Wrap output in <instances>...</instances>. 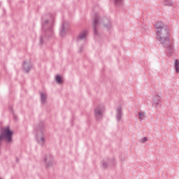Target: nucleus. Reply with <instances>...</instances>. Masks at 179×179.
<instances>
[{
	"mask_svg": "<svg viewBox=\"0 0 179 179\" xmlns=\"http://www.w3.org/2000/svg\"><path fill=\"white\" fill-rule=\"evenodd\" d=\"M155 27L157 29V40L160 42L164 48H166L167 55H171L174 48V43L170 38V29L167 26H164V24L162 22H156Z\"/></svg>",
	"mask_w": 179,
	"mask_h": 179,
	"instance_id": "obj_1",
	"label": "nucleus"
},
{
	"mask_svg": "<svg viewBox=\"0 0 179 179\" xmlns=\"http://www.w3.org/2000/svg\"><path fill=\"white\" fill-rule=\"evenodd\" d=\"M44 122H41L38 126L34 129L36 141L41 146H44L45 143V137L44 136Z\"/></svg>",
	"mask_w": 179,
	"mask_h": 179,
	"instance_id": "obj_2",
	"label": "nucleus"
},
{
	"mask_svg": "<svg viewBox=\"0 0 179 179\" xmlns=\"http://www.w3.org/2000/svg\"><path fill=\"white\" fill-rule=\"evenodd\" d=\"M53 26H54V19H52L50 20H46L43 22H42V31H44L46 36H48V34H50V36H53L54 34V30L52 29Z\"/></svg>",
	"mask_w": 179,
	"mask_h": 179,
	"instance_id": "obj_3",
	"label": "nucleus"
},
{
	"mask_svg": "<svg viewBox=\"0 0 179 179\" xmlns=\"http://www.w3.org/2000/svg\"><path fill=\"white\" fill-rule=\"evenodd\" d=\"M12 135H13V132L10 131L9 127L6 128L0 134V146L2 145V141H5L6 143H10L12 142Z\"/></svg>",
	"mask_w": 179,
	"mask_h": 179,
	"instance_id": "obj_4",
	"label": "nucleus"
},
{
	"mask_svg": "<svg viewBox=\"0 0 179 179\" xmlns=\"http://www.w3.org/2000/svg\"><path fill=\"white\" fill-rule=\"evenodd\" d=\"M105 108L104 105L100 104L95 108L94 117L96 120H99L103 118V114L104 113Z\"/></svg>",
	"mask_w": 179,
	"mask_h": 179,
	"instance_id": "obj_5",
	"label": "nucleus"
},
{
	"mask_svg": "<svg viewBox=\"0 0 179 179\" xmlns=\"http://www.w3.org/2000/svg\"><path fill=\"white\" fill-rule=\"evenodd\" d=\"M94 22H93V28H94V34L95 36H97V26H99L100 23V17H99L98 14H94Z\"/></svg>",
	"mask_w": 179,
	"mask_h": 179,
	"instance_id": "obj_6",
	"label": "nucleus"
},
{
	"mask_svg": "<svg viewBox=\"0 0 179 179\" xmlns=\"http://www.w3.org/2000/svg\"><path fill=\"white\" fill-rule=\"evenodd\" d=\"M52 156L50 154L46 155L44 158L45 167H51L52 166Z\"/></svg>",
	"mask_w": 179,
	"mask_h": 179,
	"instance_id": "obj_7",
	"label": "nucleus"
},
{
	"mask_svg": "<svg viewBox=\"0 0 179 179\" xmlns=\"http://www.w3.org/2000/svg\"><path fill=\"white\" fill-rule=\"evenodd\" d=\"M153 106L156 107V108L162 107V98L159 95H157L153 98Z\"/></svg>",
	"mask_w": 179,
	"mask_h": 179,
	"instance_id": "obj_8",
	"label": "nucleus"
},
{
	"mask_svg": "<svg viewBox=\"0 0 179 179\" xmlns=\"http://www.w3.org/2000/svg\"><path fill=\"white\" fill-rule=\"evenodd\" d=\"M115 115H116V120H117V122H120V121L122 118V108L121 107V106H118L116 108Z\"/></svg>",
	"mask_w": 179,
	"mask_h": 179,
	"instance_id": "obj_9",
	"label": "nucleus"
},
{
	"mask_svg": "<svg viewBox=\"0 0 179 179\" xmlns=\"http://www.w3.org/2000/svg\"><path fill=\"white\" fill-rule=\"evenodd\" d=\"M102 23L108 30H110V29H111V20H110V18L103 17L102 20Z\"/></svg>",
	"mask_w": 179,
	"mask_h": 179,
	"instance_id": "obj_10",
	"label": "nucleus"
},
{
	"mask_svg": "<svg viewBox=\"0 0 179 179\" xmlns=\"http://www.w3.org/2000/svg\"><path fill=\"white\" fill-rule=\"evenodd\" d=\"M32 66L33 65L31 64V62L28 61V62H24L22 68L24 71H25V72H29Z\"/></svg>",
	"mask_w": 179,
	"mask_h": 179,
	"instance_id": "obj_11",
	"label": "nucleus"
},
{
	"mask_svg": "<svg viewBox=\"0 0 179 179\" xmlns=\"http://www.w3.org/2000/svg\"><path fill=\"white\" fill-rule=\"evenodd\" d=\"M68 23L64 22L62 25V27L60 29V36L62 37H64L65 36L66 31L68 30Z\"/></svg>",
	"mask_w": 179,
	"mask_h": 179,
	"instance_id": "obj_12",
	"label": "nucleus"
},
{
	"mask_svg": "<svg viewBox=\"0 0 179 179\" xmlns=\"http://www.w3.org/2000/svg\"><path fill=\"white\" fill-rule=\"evenodd\" d=\"M86 37H87V31L84 30L79 34L78 40H84Z\"/></svg>",
	"mask_w": 179,
	"mask_h": 179,
	"instance_id": "obj_13",
	"label": "nucleus"
},
{
	"mask_svg": "<svg viewBox=\"0 0 179 179\" xmlns=\"http://www.w3.org/2000/svg\"><path fill=\"white\" fill-rule=\"evenodd\" d=\"M47 100V94L41 92V101L44 104Z\"/></svg>",
	"mask_w": 179,
	"mask_h": 179,
	"instance_id": "obj_14",
	"label": "nucleus"
},
{
	"mask_svg": "<svg viewBox=\"0 0 179 179\" xmlns=\"http://www.w3.org/2000/svg\"><path fill=\"white\" fill-rule=\"evenodd\" d=\"M115 6H122L124 5V0H113Z\"/></svg>",
	"mask_w": 179,
	"mask_h": 179,
	"instance_id": "obj_15",
	"label": "nucleus"
},
{
	"mask_svg": "<svg viewBox=\"0 0 179 179\" xmlns=\"http://www.w3.org/2000/svg\"><path fill=\"white\" fill-rule=\"evenodd\" d=\"M175 69H176V72H177V73H179V60L176 59L175 61Z\"/></svg>",
	"mask_w": 179,
	"mask_h": 179,
	"instance_id": "obj_16",
	"label": "nucleus"
},
{
	"mask_svg": "<svg viewBox=\"0 0 179 179\" xmlns=\"http://www.w3.org/2000/svg\"><path fill=\"white\" fill-rule=\"evenodd\" d=\"M145 112H139L138 113V118L141 121H143L145 118Z\"/></svg>",
	"mask_w": 179,
	"mask_h": 179,
	"instance_id": "obj_17",
	"label": "nucleus"
},
{
	"mask_svg": "<svg viewBox=\"0 0 179 179\" xmlns=\"http://www.w3.org/2000/svg\"><path fill=\"white\" fill-rule=\"evenodd\" d=\"M55 80L57 83H59V85H61V83H62V78H61V76H56Z\"/></svg>",
	"mask_w": 179,
	"mask_h": 179,
	"instance_id": "obj_18",
	"label": "nucleus"
},
{
	"mask_svg": "<svg viewBox=\"0 0 179 179\" xmlns=\"http://www.w3.org/2000/svg\"><path fill=\"white\" fill-rule=\"evenodd\" d=\"M164 3L166 6H173V1L171 0H165Z\"/></svg>",
	"mask_w": 179,
	"mask_h": 179,
	"instance_id": "obj_19",
	"label": "nucleus"
},
{
	"mask_svg": "<svg viewBox=\"0 0 179 179\" xmlns=\"http://www.w3.org/2000/svg\"><path fill=\"white\" fill-rule=\"evenodd\" d=\"M141 143H146L148 142V137H143L141 141Z\"/></svg>",
	"mask_w": 179,
	"mask_h": 179,
	"instance_id": "obj_20",
	"label": "nucleus"
},
{
	"mask_svg": "<svg viewBox=\"0 0 179 179\" xmlns=\"http://www.w3.org/2000/svg\"><path fill=\"white\" fill-rule=\"evenodd\" d=\"M44 40H45V36H41V39H40V43L43 44L44 43Z\"/></svg>",
	"mask_w": 179,
	"mask_h": 179,
	"instance_id": "obj_21",
	"label": "nucleus"
},
{
	"mask_svg": "<svg viewBox=\"0 0 179 179\" xmlns=\"http://www.w3.org/2000/svg\"><path fill=\"white\" fill-rule=\"evenodd\" d=\"M107 162H102V166H103V167H104V168H106V167H107Z\"/></svg>",
	"mask_w": 179,
	"mask_h": 179,
	"instance_id": "obj_22",
	"label": "nucleus"
},
{
	"mask_svg": "<svg viewBox=\"0 0 179 179\" xmlns=\"http://www.w3.org/2000/svg\"><path fill=\"white\" fill-rule=\"evenodd\" d=\"M14 120H16V116L15 115H14Z\"/></svg>",
	"mask_w": 179,
	"mask_h": 179,
	"instance_id": "obj_23",
	"label": "nucleus"
},
{
	"mask_svg": "<svg viewBox=\"0 0 179 179\" xmlns=\"http://www.w3.org/2000/svg\"><path fill=\"white\" fill-rule=\"evenodd\" d=\"M114 164V161L112 162V164Z\"/></svg>",
	"mask_w": 179,
	"mask_h": 179,
	"instance_id": "obj_24",
	"label": "nucleus"
},
{
	"mask_svg": "<svg viewBox=\"0 0 179 179\" xmlns=\"http://www.w3.org/2000/svg\"><path fill=\"white\" fill-rule=\"evenodd\" d=\"M0 6H1V3H0Z\"/></svg>",
	"mask_w": 179,
	"mask_h": 179,
	"instance_id": "obj_25",
	"label": "nucleus"
}]
</instances>
